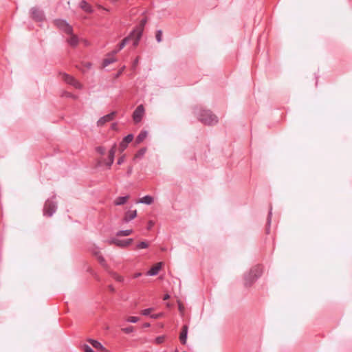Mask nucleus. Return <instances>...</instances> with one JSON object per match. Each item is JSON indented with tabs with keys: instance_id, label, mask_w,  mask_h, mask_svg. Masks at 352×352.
Wrapping results in <instances>:
<instances>
[{
	"instance_id": "nucleus-1",
	"label": "nucleus",
	"mask_w": 352,
	"mask_h": 352,
	"mask_svg": "<svg viewBox=\"0 0 352 352\" xmlns=\"http://www.w3.org/2000/svg\"><path fill=\"white\" fill-rule=\"evenodd\" d=\"M194 113L197 116L199 120L206 125H212L218 122L217 117L210 110L202 109L201 107H195Z\"/></svg>"
},
{
	"instance_id": "nucleus-2",
	"label": "nucleus",
	"mask_w": 352,
	"mask_h": 352,
	"mask_svg": "<svg viewBox=\"0 0 352 352\" xmlns=\"http://www.w3.org/2000/svg\"><path fill=\"white\" fill-rule=\"evenodd\" d=\"M262 274V268L260 265L253 267L248 274L244 276L245 285L249 287L254 283Z\"/></svg>"
},
{
	"instance_id": "nucleus-3",
	"label": "nucleus",
	"mask_w": 352,
	"mask_h": 352,
	"mask_svg": "<svg viewBox=\"0 0 352 352\" xmlns=\"http://www.w3.org/2000/svg\"><path fill=\"white\" fill-rule=\"evenodd\" d=\"M146 21H147L146 18L142 19L140 21V24L131 32L132 36H135V40L133 42L134 47H136L139 43V41L142 36V32L144 30V28L146 23Z\"/></svg>"
},
{
	"instance_id": "nucleus-4",
	"label": "nucleus",
	"mask_w": 352,
	"mask_h": 352,
	"mask_svg": "<svg viewBox=\"0 0 352 352\" xmlns=\"http://www.w3.org/2000/svg\"><path fill=\"white\" fill-rule=\"evenodd\" d=\"M57 209V204L52 199H47L45 201L43 208V214L47 217H52L56 212Z\"/></svg>"
},
{
	"instance_id": "nucleus-5",
	"label": "nucleus",
	"mask_w": 352,
	"mask_h": 352,
	"mask_svg": "<svg viewBox=\"0 0 352 352\" xmlns=\"http://www.w3.org/2000/svg\"><path fill=\"white\" fill-rule=\"evenodd\" d=\"M61 80H63L67 84H69L76 89H81L82 88V85L80 82H78L76 78H74L72 76H70L66 73L60 74Z\"/></svg>"
},
{
	"instance_id": "nucleus-6",
	"label": "nucleus",
	"mask_w": 352,
	"mask_h": 352,
	"mask_svg": "<svg viewBox=\"0 0 352 352\" xmlns=\"http://www.w3.org/2000/svg\"><path fill=\"white\" fill-rule=\"evenodd\" d=\"M54 23L60 30L67 34H72L73 32L72 27L65 20L56 19L54 21Z\"/></svg>"
},
{
	"instance_id": "nucleus-7",
	"label": "nucleus",
	"mask_w": 352,
	"mask_h": 352,
	"mask_svg": "<svg viewBox=\"0 0 352 352\" xmlns=\"http://www.w3.org/2000/svg\"><path fill=\"white\" fill-rule=\"evenodd\" d=\"M31 17L36 21L41 22L45 19L43 11L38 8L34 7L30 10Z\"/></svg>"
},
{
	"instance_id": "nucleus-8",
	"label": "nucleus",
	"mask_w": 352,
	"mask_h": 352,
	"mask_svg": "<svg viewBox=\"0 0 352 352\" xmlns=\"http://www.w3.org/2000/svg\"><path fill=\"white\" fill-rule=\"evenodd\" d=\"M144 115V107L142 104H140L137 107L133 113V120L135 123H139L141 122Z\"/></svg>"
},
{
	"instance_id": "nucleus-9",
	"label": "nucleus",
	"mask_w": 352,
	"mask_h": 352,
	"mask_svg": "<svg viewBox=\"0 0 352 352\" xmlns=\"http://www.w3.org/2000/svg\"><path fill=\"white\" fill-rule=\"evenodd\" d=\"M134 40H135V36H132V33L131 32V34L128 36L125 37L120 42V43L118 45V48L113 52V55L117 54L119 51L122 50L124 47V46L127 43H129L130 41H132L133 43Z\"/></svg>"
},
{
	"instance_id": "nucleus-10",
	"label": "nucleus",
	"mask_w": 352,
	"mask_h": 352,
	"mask_svg": "<svg viewBox=\"0 0 352 352\" xmlns=\"http://www.w3.org/2000/svg\"><path fill=\"white\" fill-rule=\"evenodd\" d=\"M132 242H133V239H124V240H120V239H112L110 241L111 243H113L120 248L127 247L130 244H131Z\"/></svg>"
},
{
	"instance_id": "nucleus-11",
	"label": "nucleus",
	"mask_w": 352,
	"mask_h": 352,
	"mask_svg": "<svg viewBox=\"0 0 352 352\" xmlns=\"http://www.w3.org/2000/svg\"><path fill=\"white\" fill-rule=\"evenodd\" d=\"M116 152V144L115 143L109 151L108 160L105 164L110 168L114 162L115 154Z\"/></svg>"
},
{
	"instance_id": "nucleus-12",
	"label": "nucleus",
	"mask_w": 352,
	"mask_h": 352,
	"mask_svg": "<svg viewBox=\"0 0 352 352\" xmlns=\"http://www.w3.org/2000/svg\"><path fill=\"white\" fill-rule=\"evenodd\" d=\"M116 115V112L113 111L109 114H107L102 117H101L97 122L98 126H102L106 122H110L113 120Z\"/></svg>"
},
{
	"instance_id": "nucleus-13",
	"label": "nucleus",
	"mask_w": 352,
	"mask_h": 352,
	"mask_svg": "<svg viewBox=\"0 0 352 352\" xmlns=\"http://www.w3.org/2000/svg\"><path fill=\"white\" fill-rule=\"evenodd\" d=\"M133 140V135L129 134L125 136L122 142L120 143V152H123L128 146V144L131 142Z\"/></svg>"
},
{
	"instance_id": "nucleus-14",
	"label": "nucleus",
	"mask_w": 352,
	"mask_h": 352,
	"mask_svg": "<svg viewBox=\"0 0 352 352\" xmlns=\"http://www.w3.org/2000/svg\"><path fill=\"white\" fill-rule=\"evenodd\" d=\"M137 216V210H129L125 212L124 216L122 219V221L124 223H129L130 221L135 219Z\"/></svg>"
},
{
	"instance_id": "nucleus-15",
	"label": "nucleus",
	"mask_w": 352,
	"mask_h": 352,
	"mask_svg": "<svg viewBox=\"0 0 352 352\" xmlns=\"http://www.w3.org/2000/svg\"><path fill=\"white\" fill-rule=\"evenodd\" d=\"M188 330V327L186 324L182 327V331L179 335V340L181 343L183 344H185L186 343Z\"/></svg>"
},
{
	"instance_id": "nucleus-16",
	"label": "nucleus",
	"mask_w": 352,
	"mask_h": 352,
	"mask_svg": "<svg viewBox=\"0 0 352 352\" xmlns=\"http://www.w3.org/2000/svg\"><path fill=\"white\" fill-rule=\"evenodd\" d=\"M69 35H70V36L69 38H67L66 40L67 43L71 47H76L79 42L78 37L76 35L74 34L73 32L72 33V34H69Z\"/></svg>"
},
{
	"instance_id": "nucleus-17",
	"label": "nucleus",
	"mask_w": 352,
	"mask_h": 352,
	"mask_svg": "<svg viewBox=\"0 0 352 352\" xmlns=\"http://www.w3.org/2000/svg\"><path fill=\"white\" fill-rule=\"evenodd\" d=\"M161 267H162L161 263H158L155 264L147 272V275H148V276L157 275L159 273V272L161 269Z\"/></svg>"
},
{
	"instance_id": "nucleus-18",
	"label": "nucleus",
	"mask_w": 352,
	"mask_h": 352,
	"mask_svg": "<svg viewBox=\"0 0 352 352\" xmlns=\"http://www.w3.org/2000/svg\"><path fill=\"white\" fill-rule=\"evenodd\" d=\"M87 342L91 345L92 348H94L97 350H104V347L101 344V343L96 340L89 339L87 340Z\"/></svg>"
},
{
	"instance_id": "nucleus-19",
	"label": "nucleus",
	"mask_w": 352,
	"mask_h": 352,
	"mask_svg": "<svg viewBox=\"0 0 352 352\" xmlns=\"http://www.w3.org/2000/svg\"><path fill=\"white\" fill-rule=\"evenodd\" d=\"M79 6L86 12L91 13L93 11L91 6L86 1H81L79 3Z\"/></svg>"
},
{
	"instance_id": "nucleus-20",
	"label": "nucleus",
	"mask_w": 352,
	"mask_h": 352,
	"mask_svg": "<svg viewBox=\"0 0 352 352\" xmlns=\"http://www.w3.org/2000/svg\"><path fill=\"white\" fill-rule=\"evenodd\" d=\"M154 201V199L153 197L150 196V195H146L142 198H140L138 201L137 203H140V204H147V205H150Z\"/></svg>"
},
{
	"instance_id": "nucleus-21",
	"label": "nucleus",
	"mask_w": 352,
	"mask_h": 352,
	"mask_svg": "<svg viewBox=\"0 0 352 352\" xmlns=\"http://www.w3.org/2000/svg\"><path fill=\"white\" fill-rule=\"evenodd\" d=\"M129 197L128 195L123 196V197H117L114 201V204L116 206H121L124 204L127 200L129 199Z\"/></svg>"
},
{
	"instance_id": "nucleus-22",
	"label": "nucleus",
	"mask_w": 352,
	"mask_h": 352,
	"mask_svg": "<svg viewBox=\"0 0 352 352\" xmlns=\"http://www.w3.org/2000/svg\"><path fill=\"white\" fill-rule=\"evenodd\" d=\"M148 133L146 131H142L135 139L136 144H140L146 138Z\"/></svg>"
},
{
	"instance_id": "nucleus-23",
	"label": "nucleus",
	"mask_w": 352,
	"mask_h": 352,
	"mask_svg": "<svg viewBox=\"0 0 352 352\" xmlns=\"http://www.w3.org/2000/svg\"><path fill=\"white\" fill-rule=\"evenodd\" d=\"M94 254L96 255V258L100 264L104 267L106 265V261L104 257L100 254V252L98 250H96Z\"/></svg>"
},
{
	"instance_id": "nucleus-24",
	"label": "nucleus",
	"mask_w": 352,
	"mask_h": 352,
	"mask_svg": "<svg viewBox=\"0 0 352 352\" xmlns=\"http://www.w3.org/2000/svg\"><path fill=\"white\" fill-rule=\"evenodd\" d=\"M115 61L116 58L113 56L107 57L103 60L102 67H106L107 66H108L111 63H114Z\"/></svg>"
},
{
	"instance_id": "nucleus-25",
	"label": "nucleus",
	"mask_w": 352,
	"mask_h": 352,
	"mask_svg": "<svg viewBox=\"0 0 352 352\" xmlns=\"http://www.w3.org/2000/svg\"><path fill=\"white\" fill-rule=\"evenodd\" d=\"M133 230H120L116 233L117 236H127L132 234Z\"/></svg>"
},
{
	"instance_id": "nucleus-26",
	"label": "nucleus",
	"mask_w": 352,
	"mask_h": 352,
	"mask_svg": "<svg viewBox=\"0 0 352 352\" xmlns=\"http://www.w3.org/2000/svg\"><path fill=\"white\" fill-rule=\"evenodd\" d=\"M83 67L80 68L83 72H87V70L90 69L91 67V63L89 62H85L82 63Z\"/></svg>"
},
{
	"instance_id": "nucleus-27",
	"label": "nucleus",
	"mask_w": 352,
	"mask_h": 352,
	"mask_svg": "<svg viewBox=\"0 0 352 352\" xmlns=\"http://www.w3.org/2000/svg\"><path fill=\"white\" fill-rule=\"evenodd\" d=\"M146 151V148H140L138 152L137 153L135 154V157L136 158H140L142 157H143L145 154Z\"/></svg>"
},
{
	"instance_id": "nucleus-28",
	"label": "nucleus",
	"mask_w": 352,
	"mask_h": 352,
	"mask_svg": "<svg viewBox=\"0 0 352 352\" xmlns=\"http://www.w3.org/2000/svg\"><path fill=\"white\" fill-rule=\"evenodd\" d=\"M148 247V243L146 241H142L137 244V249H145Z\"/></svg>"
},
{
	"instance_id": "nucleus-29",
	"label": "nucleus",
	"mask_w": 352,
	"mask_h": 352,
	"mask_svg": "<svg viewBox=\"0 0 352 352\" xmlns=\"http://www.w3.org/2000/svg\"><path fill=\"white\" fill-rule=\"evenodd\" d=\"M81 347L85 352H94L92 347L87 344H82Z\"/></svg>"
},
{
	"instance_id": "nucleus-30",
	"label": "nucleus",
	"mask_w": 352,
	"mask_h": 352,
	"mask_svg": "<svg viewBox=\"0 0 352 352\" xmlns=\"http://www.w3.org/2000/svg\"><path fill=\"white\" fill-rule=\"evenodd\" d=\"M61 96L63 97L71 98H73V99H76L77 98V96L76 95H74L72 93H69L68 91H63Z\"/></svg>"
},
{
	"instance_id": "nucleus-31",
	"label": "nucleus",
	"mask_w": 352,
	"mask_h": 352,
	"mask_svg": "<svg viewBox=\"0 0 352 352\" xmlns=\"http://www.w3.org/2000/svg\"><path fill=\"white\" fill-rule=\"evenodd\" d=\"M164 340H165V336H157L155 339V343L157 344H160L163 343L164 342Z\"/></svg>"
},
{
	"instance_id": "nucleus-32",
	"label": "nucleus",
	"mask_w": 352,
	"mask_h": 352,
	"mask_svg": "<svg viewBox=\"0 0 352 352\" xmlns=\"http://www.w3.org/2000/svg\"><path fill=\"white\" fill-rule=\"evenodd\" d=\"M139 320V318L136 316H129L126 321L129 322L136 323Z\"/></svg>"
},
{
	"instance_id": "nucleus-33",
	"label": "nucleus",
	"mask_w": 352,
	"mask_h": 352,
	"mask_svg": "<svg viewBox=\"0 0 352 352\" xmlns=\"http://www.w3.org/2000/svg\"><path fill=\"white\" fill-rule=\"evenodd\" d=\"M162 30H157L156 32L155 38L158 43L162 41Z\"/></svg>"
},
{
	"instance_id": "nucleus-34",
	"label": "nucleus",
	"mask_w": 352,
	"mask_h": 352,
	"mask_svg": "<svg viewBox=\"0 0 352 352\" xmlns=\"http://www.w3.org/2000/svg\"><path fill=\"white\" fill-rule=\"evenodd\" d=\"M153 310V308H148V309H143L142 311H141V314L143 315V316H148L150 315L151 312Z\"/></svg>"
},
{
	"instance_id": "nucleus-35",
	"label": "nucleus",
	"mask_w": 352,
	"mask_h": 352,
	"mask_svg": "<svg viewBox=\"0 0 352 352\" xmlns=\"http://www.w3.org/2000/svg\"><path fill=\"white\" fill-rule=\"evenodd\" d=\"M96 151L100 155H104L106 150L104 146H98L96 148Z\"/></svg>"
},
{
	"instance_id": "nucleus-36",
	"label": "nucleus",
	"mask_w": 352,
	"mask_h": 352,
	"mask_svg": "<svg viewBox=\"0 0 352 352\" xmlns=\"http://www.w3.org/2000/svg\"><path fill=\"white\" fill-rule=\"evenodd\" d=\"M113 278L116 280H117V281H118V282H122V281H123V280H124V278H123V277H122V276H121L118 275V274H116V273H114V274H113Z\"/></svg>"
},
{
	"instance_id": "nucleus-37",
	"label": "nucleus",
	"mask_w": 352,
	"mask_h": 352,
	"mask_svg": "<svg viewBox=\"0 0 352 352\" xmlns=\"http://www.w3.org/2000/svg\"><path fill=\"white\" fill-rule=\"evenodd\" d=\"M122 331L126 333H130L133 331V327H126V328L122 329Z\"/></svg>"
},
{
	"instance_id": "nucleus-38",
	"label": "nucleus",
	"mask_w": 352,
	"mask_h": 352,
	"mask_svg": "<svg viewBox=\"0 0 352 352\" xmlns=\"http://www.w3.org/2000/svg\"><path fill=\"white\" fill-rule=\"evenodd\" d=\"M154 224H155V223L152 220L148 221V226H147V230H151L152 228L153 227Z\"/></svg>"
},
{
	"instance_id": "nucleus-39",
	"label": "nucleus",
	"mask_w": 352,
	"mask_h": 352,
	"mask_svg": "<svg viewBox=\"0 0 352 352\" xmlns=\"http://www.w3.org/2000/svg\"><path fill=\"white\" fill-rule=\"evenodd\" d=\"M124 159H125L124 155L120 157L118 160L117 164L119 165H121L124 162Z\"/></svg>"
},
{
	"instance_id": "nucleus-40",
	"label": "nucleus",
	"mask_w": 352,
	"mask_h": 352,
	"mask_svg": "<svg viewBox=\"0 0 352 352\" xmlns=\"http://www.w3.org/2000/svg\"><path fill=\"white\" fill-rule=\"evenodd\" d=\"M271 218H272V209H270V210L269 212V214H268V217H267V225H268V226H270V225Z\"/></svg>"
},
{
	"instance_id": "nucleus-41",
	"label": "nucleus",
	"mask_w": 352,
	"mask_h": 352,
	"mask_svg": "<svg viewBox=\"0 0 352 352\" xmlns=\"http://www.w3.org/2000/svg\"><path fill=\"white\" fill-rule=\"evenodd\" d=\"M162 314H152L151 315V318H153V319H157L159 318H160L162 316Z\"/></svg>"
},
{
	"instance_id": "nucleus-42",
	"label": "nucleus",
	"mask_w": 352,
	"mask_h": 352,
	"mask_svg": "<svg viewBox=\"0 0 352 352\" xmlns=\"http://www.w3.org/2000/svg\"><path fill=\"white\" fill-rule=\"evenodd\" d=\"M108 287H109V291L113 293V292H116V289H115L114 287L112 285H109Z\"/></svg>"
},
{
	"instance_id": "nucleus-43",
	"label": "nucleus",
	"mask_w": 352,
	"mask_h": 352,
	"mask_svg": "<svg viewBox=\"0 0 352 352\" xmlns=\"http://www.w3.org/2000/svg\"><path fill=\"white\" fill-rule=\"evenodd\" d=\"M141 275H142V273H140V272L135 273V274L133 275V278H138V277H140Z\"/></svg>"
},
{
	"instance_id": "nucleus-44",
	"label": "nucleus",
	"mask_w": 352,
	"mask_h": 352,
	"mask_svg": "<svg viewBox=\"0 0 352 352\" xmlns=\"http://www.w3.org/2000/svg\"><path fill=\"white\" fill-rule=\"evenodd\" d=\"M150 326H151L150 323H148V322H146L143 324V327H144V328L149 327Z\"/></svg>"
},
{
	"instance_id": "nucleus-45",
	"label": "nucleus",
	"mask_w": 352,
	"mask_h": 352,
	"mask_svg": "<svg viewBox=\"0 0 352 352\" xmlns=\"http://www.w3.org/2000/svg\"><path fill=\"white\" fill-rule=\"evenodd\" d=\"M168 298H169V295H168V294H166V295H165V296H164V300H166V299H168Z\"/></svg>"
},
{
	"instance_id": "nucleus-46",
	"label": "nucleus",
	"mask_w": 352,
	"mask_h": 352,
	"mask_svg": "<svg viewBox=\"0 0 352 352\" xmlns=\"http://www.w3.org/2000/svg\"><path fill=\"white\" fill-rule=\"evenodd\" d=\"M184 352H187V351H184Z\"/></svg>"
}]
</instances>
